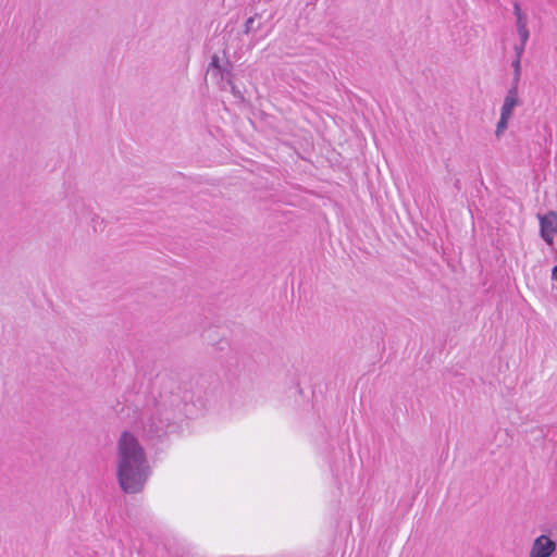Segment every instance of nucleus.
Wrapping results in <instances>:
<instances>
[{
	"mask_svg": "<svg viewBox=\"0 0 557 557\" xmlns=\"http://www.w3.org/2000/svg\"><path fill=\"white\" fill-rule=\"evenodd\" d=\"M116 472L121 488L129 494L140 492L150 475L143 446L127 431L121 434L116 444Z\"/></svg>",
	"mask_w": 557,
	"mask_h": 557,
	"instance_id": "f257e3e1",
	"label": "nucleus"
},
{
	"mask_svg": "<svg viewBox=\"0 0 557 557\" xmlns=\"http://www.w3.org/2000/svg\"><path fill=\"white\" fill-rule=\"evenodd\" d=\"M208 73L214 77H219L223 83L221 88L226 89L230 87L231 92L239 99H243L240 90L232 81V72L228 67H222L219 64V58L214 55L209 64Z\"/></svg>",
	"mask_w": 557,
	"mask_h": 557,
	"instance_id": "f03ea898",
	"label": "nucleus"
},
{
	"mask_svg": "<svg viewBox=\"0 0 557 557\" xmlns=\"http://www.w3.org/2000/svg\"><path fill=\"white\" fill-rule=\"evenodd\" d=\"M539 221L541 237L547 245H553L554 237L557 236V211L539 214Z\"/></svg>",
	"mask_w": 557,
	"mask_h": 557,
	"instance_id": "7ed1b4c3",
	"label": "nucleus"
},
{
	"mask_svg": "<svg viewBox=\"0 0 557 557\" xmlns=\"http://www.w3.org/2000/svg\"><path fill=\"white\" fill-rule=\"evenodd\" d=\"M556 549V543L546 535L536 537L533 542L530 557H549Z\"/></svg>",
	"mask_w": 557,
	"mask_h": 557,
	"instance_id": "20e7f679",
	"label": "nucleus"
},
{
	"mask_svg": "<svg viewBox=\"0 0 557 557\" xmlns=\"http://www.w3.org/2000/svg\"><path fill=\"white\" fill-rule=\"evenodd\" d=\"M517 106H519L518 87L512 85L504 99V103L500 108V115L511 117Z\"/></svg>",
	"mask_w": 557,
	"mask_h": 557,
	"instance_id": "39448f33",
	"label": "nucleus"
},
{
	"mask_svg": "<svg viewBox=\"0 0 557 557\" xmlns=\"http://www.w3.org/2000/svg\"><path fill=\"white\" fill-rule=\"evenodd\" d=\"M169 420V416L165 417V420L158 419V421H156L154 418H151L149 420L148 433H150L151 435L160 436V432H162L168 426Z\"/></svg>",
	"mask_w": 557,
	"mask_h": 557,
	"instance_id": "423d86ee",
	"label": "nucleus"
},
{
	"mask_svg": "<svg viewBox=\"0 0 557 557\" xmlns=\"http://www.w3.org/2000/svg\"><path fill=\"white\" fill-rule=\"evenodd\" d=\"M511 66L513 69V82L512 85L518 87V83L521 76V58H515L511 62Z\"/></svg>",
	"mask_w": 557,
	"mask_h": 557,
	"instance_id": "0eeeda50",
	"label": "nucleus"
},
{
	"mask_svg": "<svg viewBox=\"0 0 557 557\" xmlns=\"http://www.w3.org/2000/svg\"><path fill=\"white\" fill-rule=\"evenodd\" d=\"M513 11H515V15H516V18H517L516 26H519V25H525L527 26V24H528L527 16L522 13L518 2L513 3Z\"/></svg>",
	"mask_w": 557,
	"mask_h": 557,
	"instance_id": "6e6552de",
	"label": "nucleus"
},
{
	"mask_svg": "<svg viewBox=\"0 0 557 557\" xmlns=\"http://www.w3.org/2000/svg\"><path fill=\"white\" fill-rule=\"evenodd\" d=\"M509 120H510V117L500 115L499 121L496 125V131H495V135L497 138H499L504 134V132L507 129Z\"/></svg>",
	"mask_w": 557,
	"mask_h": 557,
	"instance_id": "1a4fd4ad",
	"label": "nucleus"
},
{
	"mask_svg": "<svg viewBox=\"0 0 557 557\" xmlns=\"http://www.w3.org/2000/svg\"><path fill=\"white\" fill-rule=\"evenodd\" d=\"M517 32L520 38V41L527 42L530 36L528 26L525 25H519L517 26Z\"/></svg>",
	"mask_w": 557,
	"mask_h": 557,
	"instance_id": "9d476101",
	"label": "nucleus"
},
{
	"mask_svg": "<svg viewBox=\"0 0 557 557\" xmlns=\"http://www.w3.org/2000/svg\"><path fill=\"white\" fill-rule=\"evenodd\" d=\"M525 44L527 42L520 41V44H516L513 46L515 58H521L522 57V54L524 52V49H525Z\"/></svg>",
	"mask_w": 557,
	"mask_h": 557,
	"instance_id": "9b49d317",
	"label": "nucleus"
},
{
	"mask_svg": "<svg viewBox=\"0 0 557 557\" xmlns=\"http://www.w3.org/2000/svg\"><path fill=\"white\" fill-rule=\"evenodd\" d=\"M252 23H253V17H249V18L247 20V22H246V33H248V32H249V29H250V27H251Z\"/></svg>",
	"mask_w": 557,
	"mask_h": 557,
	"instance_id": "f8f14e48",
	"label": "nucleus"
},
{
	"mask_svg": "<svg viewBox=\"0 0 557 557\" xmlns=\"http://www.w3.org/2000/svg\"><path fill=\"white\" fill-rule=\"evenodd\" d=\"M78 207L83 210L85 209V205L82 202V203H78Z\"/></svg>",
	"mask_w": 557,
	"mask_h": 557,
	"instance_id": "ddd939ff",
	"label": "nucleus"
}]
</instances>
